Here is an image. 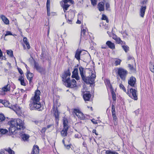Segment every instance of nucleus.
I'll list each match as a JSON object with an SVG mask.
<instances>
[{
    "label": "nucleus",
    "instance_id": "obj_27",
    "mask_svg": "<svg viewBox=\"0 0 154 154\" xmlns=\"http://www.w3.org/2000/svg\"><path fill=\"white\" fill-rule=\"evenodd\" d=\"M63 128H69V126L68 125V121L66 117H63Z\"/></svg>",
    "mask_w": 154,
    "mask_h": 154
},
{
    "label": "nucleus",
    "instance_id": "obj_61",
    "mask_svg": "<svg viewBox=\"0 0 154 154\" xmlns=\"http://www.w3.org/2000/svg\"><path fill=\"white\" fill-rule=\"evenodd\" d=\"M5 103V101L3 100L0 99V103L4 104Z\"/></svg>",
    "mask_w": 154,
    "mask_h": 154
},
{
    "label": "nucleus",
    "instance_id": "obj_3",
    "mask_svg": "<svg viewBox=\"0 0 154 154\" xmlns=\"http://www.w3.org/2000/svg\"><path fill=\"white\" fill-rule=\"evenodd\" d=\"M19 119H14L9 121L8 124L10 126L9 130L10 132H11L13 134H17V131L19 129L17 127L19 125Z\"/></svg>",
    "mask_w": 154,
    "mask_h": 154
},
{
    "label": "nucleus",
    "instance_id": "obj_17",
    "mask_svg": "<svg viewBox=\"0 0 154 154\" xmlns=\"http://www.w3.org/2000/svg\"><path fill=\"white\" fill-rule=\"evenodd\" d=\"M79 70L81 77L82 79H84L85 77V71L84 68L81 66H80L79 68Z\"/></svg>",
    "mask_w": 154,
    "mask_h": 154
},
{
    "label": "nucleus",
    "instance_id": "obj_8",
    "mask_svg": "<svg viewBox=\"0 0 154 154\" xmlns=\"http://www.w3.org/2000/svg\"><path fill=\"white\" fill-rule=\"evenodd\" d=\"M72 114L74 117L76 116L78 118L81 120H83L85 119V116L83 113L78 109H74Z\"/></svg>",
    "mask_w": 154,
    "mask_h": 154
},
{
    "label": "nucleus",
    "instance_id": "obj_59",
    "mask_svg": "<svg viewBox=\"0 0 154 154\" xmlns=\"http://www.w3.org/2000/svg\"><path fill=\"white\" fill-rule=\"evenodd\" d=\"M93 133H94L96 135H98V134L96 132V129H93L92 131Z\"/></svg>",
    "mask_w": 154,
    "mask_h": 154
},
{
    "label": "nucleus",
    "instance_id": "obj_49",
    "mask_svg": "<svg viewBox=\"0 0 154 154\" xmlns=\"http://www.w3.org/2000/svg\"><path fill=\"white\" fill-rule=\"evenodd\" d=\"M127 59L128 60H132L135 63L134 58L132 56H131L130 55H128L127 57Z\"/></svg>",
    "mask_w": 154,
    "mask_h": 154
},
{
    "label": "nucleus",
    "instance_id": "obj_14",
    "mask_svg": "<svg viewBox=\"0 0 154 154\" xmlns=\"http://www.w3.org/2000/svg\"><path fill=\"white\" fill-rule=\"evenodd\" d=\"M72 78L75 79L77 80L79 79L80 78L78 73V69L77 68H75L72 72Z\"/></svg>",
    "mask_w": 154,
    "mask_h": 154
},
{
    "label": "nucleus",
    "instance_id": "obj_43",
    "mask_svg": "<svg viewBox=\"0 0 154 154\" xmlns=\"http://www.w3.org/2000/svg\"><path fill=\"white\" fill-rule=\"evenodd\" d=\"M83 18V17L81 15H78V20L76 22V23L78 24H80L81 23V21L79 19H81Z\"/></svg>",
    "mask_w": 154,
    "mask_h": 154
},
{
    "label": "nucleus",
    "instance_id": "obj_25",
    "mask_svg": "<svg viewBox=\"0 0 154 154\" xmlns=\"http://www.w3.org/2000/svg\"><path fill=\"white\" fill-rule=\"evenodd\" d=\"M97 8L100 11H103L104 10V3L103 2H99Z\"/></svg>",
    "mask_w": 154,
    "mask_h": 154
},
{
    "label": "nucleus",
    "instance_id": "obj_5",
    "mask_svg": "<svg viewBox=\"0 0 154 154\" xmlns=\"http://www.w3.org/2000/svg\"><path fill=\"white\" fill-rule=\"evenodd\" d=\"M60 103H58L57 100L53 101L52 112L53 114V116L55 117V120L56 124L57 125L58 124L60 114V112L58 109V107L60 106Z\"/></svg>",
    "mask_w": 154,
    "mask_h": 154
},
{
    "label": "nucleus",
    "instance_id": "obj_16",
    "mask_svg": "<svg viewBox=\"0 0 154 154\" xmlns=\"http://www.w3.org/2000/svg\"><path fill=\"white\" fill-rule=\"evenodd\" d=\"M104 82L107 90L109 89L110 90H111L112 89H114L112 85L110 83L109 79H105L104 80Z\"/></svg>",
    "mask_w": 154,
    "mask_h": 154
},
{
    "label": "nucleus",
    "instance_id": "obj_48",
    "mask_svg": "<svg viewBox=\"0 0 154 154\" xmlns=\"http://www.w3.org/2000/svg\"><path fill=\"white\" fill-rule=\"evenodd\" d=\"M46 130L47 128H46V127H44L42 128L40 131L41 133V134L45 135Z\"/></svg>",
    "mask_w": 154,
    "mask_h": 154
},
{
    "label": "nucleus",
    "instance_id": "obj_23",
    "mask_svg": "<svg viewBox=\"0 0 154 154\" xmlns=\"http://www.w3.org/2000/svg\"><path fill=\"white\" fill-rule=\"evenodd\" d=\"M82 52L81 50L78 49L75 51V57L79 61L80 60L81 54Z\"/></svg>",
    "mask_w": 154,
    "mask_h": 154
},
{
    "label": "nucleus",
    "instance_id": "obj_20",
    "mask_svg": "<svg viewBox=\"0 0 154 154\" xmlns=\"http://www.w3.org/2000/svg\"><path fill=\"white\" fill-rule=\"evenodd\" d=\"M91 97V94L89 92H87L83 94V98L85 101H90Z\"/></svg>",
    "mask_w": 154,
    "mask_h": 154
},
{
    "label": "nucleus",
    "instance_id": "obj_18",
    "mask_svg": "<svg viewBox=\"0 0 154 154\" xmlns=\"http://www.w3.org/2000/svg\"><path fill=\"white\" fill-rule=\"evenodd\" d=\"M25 131H23L21 132V140L24 141H28L30 136L29 135L25 134Z\"/></svg>",
    "mask_w": 154,
    "mask_h": 154
},
{
    "label": "nucleus",
    "instance_id": "obj_60",
    "mask_svg": "<svg viewBox=\"0 0 154 154\" xmlns=\"http://www.w3.org/2000/svg\"><path fill=\"white\" fill-rule=\"evenodd\" d=\"M82 145H83V146H84L85 147H86V148H87V144L86 143V142H85L84 141L83 142Z\"/></svg>",
    "mask_w": 154,
    "mask_h": 154
},
{
    "label": "nucleus",
    "instance_id": "obj_32",
    "mask_svg": "<svg viewBox=\"0 0 154 154\" xmlns=\"http://www.w3.org/2000/svg\"><path fill=\"white\" fill-rule=\"evenodd\" d=\"M149 68L150 70L153 73H154V62L150 61L149 63Z\"/></svg>",
    "mask_w": 154,
    "mask_h": 154
},
{
    "label": "nucleus",
    "instance_id": "obj_2",
    "mask_svg": "<svg viewBox=\"0 0 154 154\" xmlns=\"http://www.w3.org/2000/svg\"><path fill=\"white\" fill-rule=\"evenodd\" d=\"M71 75L70 68L69 67L64 71L60 77L63 84L66 87L72 88L76 86V82L74 79L70 80Z\"/></svg>",
    "mask_w": 154,
    "mask_h": 154
},
{
    "label": "nucleus",
    "instance_id": "obj_63",
    "mask_svg": "<svg viewBox=\"0 0 154 154\" xmlns=\"http://www.w3.org/2000/svg\"><path fill=\"white\" fill-rule=\"evenodd\" d=\"M20 74L21 75H22L21 76H22V75L23 73V71L20 68Z\"/></svg>",
    "mask_w": 154,
    "mask_h": 154
},
{
    "label": "nucleus",
    "instance_id": "obj_7",
    "mask_svg": "<svg viewBox=\"0 0 154 154\" xmlns=\"http://www.w3.org/2000/svg\"><path fill=\"white\" fill-rule=\"evenodd\" d=\"M96 75L95 74L92 73L90 77H85L82 80L86 84L92 85L95 83V80L96 79Z\"/></svg>",
    "mask_w": 154,
    "mask_h": 154
},
{
    "label": "nucleus",
    "instance_id": "obj_56",
    "mask_svg": "<svg viewBox=\"0 0 154 154\" xmlns=\"http://www.w3.org/2000/svg\"><path fill=\"white\" fill-rule=\"evenodd\" d=\"M71 144H69V145H67L64 144V146L66 147V148L67 149H70V148H71Z\"/></svg>",
    "mask_w": 154,
    "mask_h": 154
},
{
    "label": "nucleus",
    "instance_id": "obj_9",
    "mask_svg": "<svg viewBox=\"0 0 154 154\" xmlns=\"http://www.w3.org/2000/svg\"><path fill=\"white\" fill-rule=\"evenodd\" d=\"M148 0H143L140 2L141 4L145 5L141 6L140 11V15L141 17H143L145 15L146 9V4Z\"/></svg>",
    "mask_w": 154,
    "mask_h": 154
},
{
    "label": "nucleus",
    "instance_id": "obj_28",
    "mask_svg": "<svg viewBox=\"0 0 154 154\" xmlns=\"http://www.w3.org/2000/svg\"><path fill=\"white\" fill-rule=\"evenodd\" d=\"M0 18L4 23L6 25H8L9 23V20L4 15H2L0 16Z\"/></svg>",
    "mask_w": 154,
    "mask_h": 154
},
{
    "label": "nucleus",
    "instance_id": "obj_40",
    "mask_svg": "<svg viewBox=\"0 0 154 154\" xmlns=\"http://www.w3.org/2000/svg\"><path fill=\"white\" fill-rule=\"evenodd\" d=\"M121 45L122 48L125 52H127L129 50V47L127 45Z\"/></svg>",
    "mask_w": 154,
    "mask_h": 154
},
{
    "label": "nucleus",
    "instance_id": "obj_42",
    "mask_svg": "<svg viewBox=\"0 0 154 154\" xmlns=\"http://www.w3.org/2000/svg\"><path fill=\"white\" fill-rule=\"evenodd\" d=\"M6 52L8 55L10 57H13V53L12 51L9 50H7Z\"/></svg>",
    "mask_w": 154,
    "mask_h": 154
},
{
    "label": "nucleus",
    "instance_id": "obj_52",
    "mask_svg": "<svg viewBox=\"0 0 154 154\" xmlns=\"http://www.w3.org/2000/svg\"><path fill=\"white\" fill-rule=\"evenodd\" d=\"M5 118L3 115H0V121H2L5 120Z\"/></svg>",
    "mask_w": 154,
    "mask_h": 154
},
{
    "label": "nucleus",
    "instance_id": "obj_30",
    "mask_svg": "<svg viewBox=\"0 0 154 154\" xmlns=\"http://www.w3.org/2000/svg\"><path fill=\"white\" fill-rule=\"evenodd\" d=\"M61 4L64 12L67 10L68 8L70 6V5H69L67 3L65 4L64 3H62V4Z\"/></svg>",
    "mask_w": 154,
    "mask_h": 154
},
{
    "label": "nucleus",
    "instance_id": "obj_45",
    "mask_svg": "<svg viewBox=\"0 0 154 154\" xmlns=\"http://www.w3.org/2000/svg\"><path fill=\"white\" fill-rule=\"evenodd\" d=\"M106 154H118L117 152L112 151L110 150H106L105 152Z\"/></svg>",
    "mask_w": 154,
    "mask_h": 154
},
{
    "label": "nucleus",
    "instance_id": "obj_24",
    "mask_svg": "<svg viewBox=\"0 0 154 154\" xmlns=\"http://www.w3.org/2000/svg\"><path fill=\"white\" fill-rule=\"evenodd\" d=\"M69 128H63V129L60 131L61 136L63 137H66L67 135V131Z\"/></svg>",
    "mask_w": 154,
    "mask_h": 154
},
{
    "label": "nucleus",
    "instance_id": "obj_26",
    "mask_svg": "<svg viewBox=\"0 0 154 154\" xmlns=\"http://www.w3.org/2000/svg\"><path fill=\"white\" fill-rule=\"evenodd\" d=\"M33 76V74L29 71L27 72L26 77L27 79L29 81V83H31L32 82V80Z\"/></svg>",
    "mask_w": 154,
    "mask_h": 154
},
{
    "label": "nucleus",
    "instance_id": "obj_54",
    "mask_svg": "<svg viewBox=\"0 0 154 154\" xmlns=\"http://www.w3.org/2000/svg\"><path fill=\"white\" fill-rule=\"evenodd\" d=\"M72 19L73 18H71L70 19H69V18H68V19H67V23L69 24H72Z\"/></svg>",
    "mask_w": 154,
    "mask_h": 154
},
{
    "label": "nucleus",
    "instance_id": "obj_50",
    "mask_svg": "<svg viewBox=\"0 0 154 154\" xmlns=\"http://www.w3.org/2000/svg\"><path fill=\"white\" fill-rule=\"evenodd\" d=\"M106 9V10L109 11L110 9V5L109 3L107 2L105 4Z\"/></svg>",
    "mask_w": 154,
    "mask_h": 154
},
{
    "label": "nucleus",
    "instance_id": "obj_37",
    "mask_svg": "<svg viewBox=\"0 0 154 154\" xmlns=\"http://www.w3.org/2000/svg\"><path fill=\"white\" fill-rule=\"evenodd\" d=\"M128 66L129 67L130 70L132 72H135L136 71V68H134V66L129 64L128 65Z\"/></svg>",
    "mask_w": 154,
    "mask_h": 154
},
{
    "label": "nucleus",
    "instance_id": "obj_31",
    "mask_svg": "<svg viewBox=\"0 0 154 154\" xmlns=\"http://www.w3.org/2000/svg\"><path fill=\"white\" fill-rule=\"evenodd\" d=\"M13 110L16 112V114L18 115H19V107L17 105V104H16L12 106Z\"/></svg>",
    "mask_w": 154,
    "mask_h": 154
},
{
    "label": "nucleus",
    "instance_id": "obj_64",
    "mask_svg": "<svg viewBox=\"0 0 154 154\" xmlns=\"http://www.w3.org/2000/svg\"><path fill=\"white\" fill-rule=\"evenodd\" d=\"M51 126H52V125H48L47 126L46 128H47V129L49 128H50Z\"/></svg>",
    "mask_w": 154,
    "mask_h": 154
},
{
    "label": "nucleus",
    "instance_id": "obj_13",
    "mask_svg": "<svg viewBox=\"0 0 154 154\" xmlns=\"http://www.w3.org/2000/svg\"><path fill=\"white\" fill-rule=\"evenodd\" d=\"M136 79L133 76H131L128 81V88H129V86H131L132 87H135L136 85Z\"/></svg>",
    "mask_w": 154,
    "mask_h": 154
},
{
    "label": "nucleus",
    "instance_id": "obj_58",
    "mask_svg": "<svg viewBox=\"0 0 154 154\" xmlns=\"http://www.w3.org/2000/svg\"><path fill=\"white\" fill-rule=\"evenodd\" d=\"M101 48L102 49H107L108 48V47H107V45H103L101 46Z\"/></svg>",
    "mask_w": 154,
    "mask_h": 154
},
{
    "label": "nucleus",
    "instance_id": "obj_10",
    "mask_svg": "<svg viewBox=\"0 0 154 154\" xmlns=\"http://www.w3.org/2000/svg\"><path fill=\"white\" fill-rule=\"evenodd\" d=\"M111 112L114 124L115 126H116L118 124V119L116 114L115 106L113 104L112 105Z\"/></svg>",
    "mask_w": 154,
    "mask_h": 154
},
{
    "label": "nucleus",
    "instance_id": "obj_41",
    "mask_svg": "<svg viewBox=\"0 0 154 154\" xmlns=\"http://www.w3.org/2000/svg\"><path fill=\"white\" fill-rule=\"evenodd\" d=\"M3 90L5 91H9L10 89V85H7L5 86L3 88Z\"/></svg>",
    "mask_w": 154,
    "mask_h": 154
},
{
    "label": "nucleus",
    "instance_id": "obj_19",
    "mask_svg": "<svg viewBox=\"0 0 154 154\" xmlns=\"http://www.w3.org/2000/svg\"><path fill=\"white\" fill-rule=\"evenodd\" d=\"M31 154H39V149L37 145H34L33 146Z\"/></svg>",
    "mask_w": 154,
    "mask_h": 154
},
{
    "label": "nucleus",
    "instance_id": "obj_11",
    "mask_svg": "<svg viewBox=\"0 0 154 154\" xmlns=\"http://www.w3.org/2000/svg\"><path fill=\"white\" fill-rule=\"evenodd\" d=\"M81 30L80 35V39L82 38L85 40H87L88 39L89 37V35L88 34L87 35L86 34V32L87 31H88V29L86 28L84 29L83 28V24L81 25Z\"/></svg>",
    "mask_w": 154,
    "mask_h": 154
},
{
    "label": "nucleus",
    "instance_id": "obj_12",
    "mask_svg": "<svg viewBox=\"0 0 154 154\" xmlns=\"http://www.w3.org/2000/svg\"><path fill=\"white\" fill-rule=\"evenodd\" d=\"M34 67L37 71L41 74H45V69L39 66V64L36 62L34 63Z\"/></svg>",
    "mask_w": 154,
    "mask_h": 154
},
{
    "label": "nucleus",
    "instance_id": "obj_44",
    "mask_svg": "<svg viewBox=\"0 0 154 154\" xmlns=\"http://www.w3.org/2000/svg\"><path fill=\"white\" fill-rule=\"evenodd\" d=\"M5 150L8 152L10 154H14V152L10 148L5 149Z\"/></svg>",
    "mask_w": 154,
    "mask_h": 154
},
{
    "label": "nucleus",
    "instance_id": "obj_6",
    "mask_svg": "<svg viewBox=\"0 0 154 154\" xmlns=\"http://www.w3.org/2000/svg\"><path fill=\"white\" fill-rule=\"evenodd\" d=\"M116 73L117 76L119 77L122 81H125L128 74V72L124 68L119 67L116 68Z\"/></svg>",
    "mask_w": 154,
    "mask_h": 154
},
{
    "label": "nucleus",
    "instance_id": "obj_29",
    "mask_svg": "<svg viewBox=\"0 0 154 154\" xmlns=\"http://www.w3.org/2000/svg\"><path fill=\"white\" fill-rule=\"evenodd\" d=\"M114 40L115 41L117 44H121V45H125L126 44L125 42L124 41H122L121 38L119 37H117Z\"/></svg>",
    "mask_w": 154,
    "mask_h": 154
},
{
    "label": "nucleus",
    "instance_id": "obj_62",
    "mask_svg": "<svg viewBox=\"0 0 154 154\" xmlns=\"http://www.w3.org/2000/svg\"><path fill=\"white\" fill-rule=\"evenodd\" d=\"M79 135L78 134H75V138H79Z\"/></svg>",
    "mask_w": 154,
    "mask_h": 154
},
{
    "label": "nucleus",
    "instance_id": "obj_38",
    "mask_svg": "<svg viewBox=\"0 0 154 154\" xmlns=\"http://www.w3.org/2000/svg\"><path fill=\"white\" fill-rule=\"evenodd\" d=\"M101 19L102 20H105L107 23H109V21L108 17L106 16L104 14H102Z\"/></svg>",
    "mask_w": 154,
    "mask_h": 154
},
{
    "label": "nucleus",
    "instance_id": "obj_22",
    "mask_svg": "<svg viewBox=\"0 0 154 154\" xmlns=\"http://www.w3.org/2000/svg\"><path fill=\"white\" fill-rule=\"evenodd\" d=\"M50 0H47L46 2V8L47 14L48 16H51L50 13Z\"/></svg>",
    "mask_w": 154,
    "mask_h": 154
},
{
    "label": "nucleus",
    "instance_id": "obj_39",
    "mask_svg": "<svg viewBox=\"0 0 154 154\" xmlns=\"http://www.w3.org/2000/svg\"><path fill=\"white\" fill-rule=\"evenodd\" d=\"M20 82L21 85L24 86H25L26 85V82L25 81L24 78H23L22 76L20 77Z\"/></svg>",
    "mask_w": 154,
    "mask_h": 154
},
{
    "label": "nucleus",
    "instance_id": "obj_21",
    "mask_svg": "<svg viewBox=\"0 0 154 154\" xmlns=\"http://www.w3.org/2000/svg\"><path fill=\"white\" fill-rule=\"evenodd\" d=\"M106 44L107 45L108 48H109L112 50L115 49V46L114 43L112 42L111 41H107Z\"/></svg>",
    "mask_w": 154,
    "mask_h": 154
},
{
    "label": "nucleus",
    "instance_id": "obj_15",
    "mask_svg": "<svg viewBox=\"0 0 154 154\" xmlns=\"http://www.w3.org/2000/svg\"><path fill=\"white\" fill-rule=\"evenodd\" d=\"M23 40L24 42V44H23L24 49H29L30 48V46L29 45V42L28 41L27 38L24 37L23 38Z\"/></svg>",
    "mask_w": 154,
    "mask_h": 154
},
{
    "label": "nucleus",
    "instance_id": "obj_4",
    "mask_svg": "<svg viewBox=\"0 0 154 154\" xmlns=\"http://www.w3.org/2000/svg\"><path fill=\"white\" fill-rule=\"evenodd\" d=\"M119 87L120 89L122 90L124 92L126 93L129 96L134 100H137L138 99L137 95V91L135 89L132 88H128L127 91L126 88L124 85L122 83L119 85Z\"/></svg>",
    "mask_w": 154,
    "mask_h": 154
},
{
    "label": "nucleus",
    "instance_id": "obj_36",
    "mask_svg": "<svg viewBox=\"0 0 154 154\" xmlns=\"http://www.w3.org/2000/svg\"><path fill=\"white\" fill-rule=\"evenodd\" d=\"M115 60L114 61V64L115 66L120 65L121 64L122 60L119 58H115Z\"/></svg>",
    "mask_w": 154,
    "mask_h": 154
},
{
    "label": "nucleus",
    "instance_id": "obj_57",
    "mask_svg": "<svg viewBox=\"0 0 154 154\" xmlns=\"http://www.w3.org/2000/svg\"><path fill=\"white\" fill-rule=\"evenodd\" d=\"M91 121L94 124H97V122L94 119H91Z\"/></svg>",
    "mask_w": 154,
    "mask_h": 154
},
{
    "label": "nucleus",
    "instance_id": "obj_33",
    "mask_svg": "<svg viewBox=\"0 0 154 154\" xmlns=\"http://www.w3.org/2000/svg\"><path fill=\"white\" fill-rule=\"evenodd\" d=\"M110 91L112 95V99L113 101L115 103L116 99V94L114 91V89H112V90H110Z\"/></svg>",
    "mask_w": 154,
    "mask_h": 154
},
{
    "label": "nucleus",
    "instance_id": "obj_46",
    "mask_svg": "<svg viewBox=\"0 0 154 154\" xmlns=\"http://www.w3.org/2000/svg\"><path fill=\"white\" fill-rule=\"evenodd\" d=\"M62 2L64 3H67L68 2H69L72 4H74V2L73 0H63L62 1Z\"/></svg>",
    "mask_w": 154,
    "mask_h": 154
},
{
    "label": "nucleus",
    "instance_id": "obj_51",
    "mask_svg": "<svg viewBox=\"0 0 154 154\" xmlns=\"http://www.w3.org/2000/svg\"><path fill=\"white\" fill-rule=\"evenodd\" d=\"M13 35L12 33L11 32L9 31H7L6 32V34L5 35V36H6L8 35Z\"/></svg>",
    "mask_w": 154,
    "mask_h": 154
},
{
    "label": "nucleus",
    "instance_id": "obj_55",
    "mask_svg": "<svg viewBox=\"0 0 154 154\" xmlns=\"http://www.w3.org/2000/svg\"><path fill=\"white\" fill-rule=\"evenodd\" d=\"M117 37V36L114 33H113L112 34L111 37L114 40H115Z\"/></svg>",
    "mask_w": 154,
    "mask_h": 154
},
{
    "label": "nucleus",
    "instance_id": "obj_53",
    "mask_svg": "<svg viewBox=\"0 0 154 154\" xmlns=\"http://www.w3.org/2000/svg\"><path fill=\"white\" fill-rule=\"evenodd\" d=\"M91 4L93 6H95L96 4L97 0H91Z\"/></svg>",
    "mask_w": 154,
    "mask_h": 154
},
{
    "label": "nucleus",
    "instance_id": "obj_47",
    "mask_svg": "<svg viewBox=\"0 0 154 154\" xmlns=\"http://www.w3.org/2000/svg\"><path fill=\"white\" fill-rule=\"evenodd\" d=\"M8 132L7 130L6 129H0V134H4Z\"/></svg>",
    "mask_w": 154,
    "mask_h": 154
},
{
    "label": "nucleus",
    "instance_id": "obj_1",
    "mask_svg": "<svg viewBox=\"0 0 154 154\" xmlns=\"http://www.w3.org/2000/svg\"><path fill=\"white\" fill-rule=\"evenodd\" d=\"M41 93L40 91L38 89L35 91L34 95L29 101V106L31 110H41L42 105L40 101Z\"/></svg>",
    "mask_w": 154,
    "mask_h": 154
},
{
    "label": "nucleus",
    "instance_id": "obj_35",
    "mask_svg": "<svg viewBox=\"0 0 154 154\" xmlns=\"http://www.w3.org/2000/svg\"><path fill=\"white\" fill-rule=\"evenodd\" d=\"M20 120V131L21 130H23L26 128V127L25 126V123L24 121H22Z\"/></svg>",
    "mask_w": 154,
    "mask_h": 154
},
{
    "label": "nucleus",
    "instance_id": "obj_34",
    "mask_svg": "<svg viewBox=\"0 0 154 154\" xmlns=\"http://www.w3.org/2000/svg\"><path fill=\"white\" fill-rule=\"evenodd\" d=\"M99 26L100 27H102L106 29H108V24L104 23L103 21L100 23Z\"/></svg>",
    "mask_w": 154,
    "mask_h": 154
}]
</instances>
